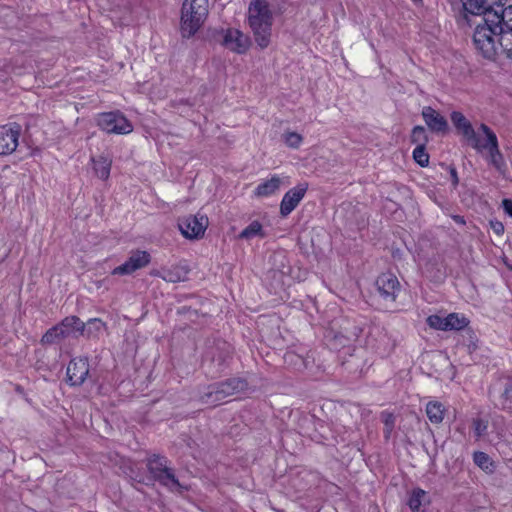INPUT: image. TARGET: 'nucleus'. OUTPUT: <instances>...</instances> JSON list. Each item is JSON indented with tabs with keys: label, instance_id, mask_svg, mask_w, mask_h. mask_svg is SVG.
I'll list each match as a JSON object with an SVG mask.
<instances>
[{
	"label": "nucleus",
	"instance_id": "obj_1",
	"mask_svg": "<svg viewBox=\"0 0 512 512\" xmlns=\"http://www.w3.org/2000/svg\"><path fill=\"white\" fill-rule=\"evenodd\" d=\"M482 21L473 33L475 49L486 59H493L499 48L507 53L501 44L502 34L508 30L503 9L488 11Z\"/></svg>",
	"mask_w": 512,
	"mask_h": 512
},
{
	"label": "nucleus",
	"instance_id": "obj_5",
	"mask_svg": "<svg viewBox=\"0 0 512 512\" xmlns=\"http://www.w3.org/2000/svg\"><path fill=\"white\" fill-rule=\"evenodd\" d=\"M147 467L154 478L171 491L181 492L184 489L173 471L167 466V459L165 457L153 455L148 459Z\"/></svg>",
	"mask_w": 512,
	"mask_h": 512
},
{
	"label": "nucleus",
	"instance_id": "obj_40",
	"mask_svg": "<svg viewBox=\"0 0 512 512\" xmlns=\"http://www.w3.org/2000/svg\"><path fill=\"white\" fill-rule=\"evenodd\" d=\"M451 177L454 185L458 184V176L455 169H451Z\"/></svg>",
	"mask_w": 512,
	"mask_h": 512
},
{
	"label": "nucleus",
	"instance_id": "obj_38",
	"mask_svg": "<svg viewBox=\"0 0 512 512\" xmlns=\"http://www.w3.org/2000/svg\"><path fill=\"white\" fill-rule=\"evenodd\" d=\"M452 219L454 220L455 223L460 225H464L466 223L464 217L461 215H453Z\"/></svg>",
	"mask_w": 512,
	"mask_h": 512
},
{
	"label": "nucleus",
	"instance_id": "obj_23",
	"mask_svg": "<svg viewBox=\"0 0 512 512\" xmlns=\"http://www.w3.org/2000/svg\"><path fill=\"white\" fill-rule=\"evenodd\" d=\"M238 237L240 239H244L247 241L252 240L253 238L256 237L264 238L265 233L263 230V226L257 220L252 221L245 229L242 230Z\"/></svg>",
	"mask_w": 512,
	"mask_h": 512
},
{
	"label": "nucleus",
	"instance_id": "obj_26",
	"mask_svg": "<svg viewBox=\"0 0 512 512\" xmlns=\"http://www.w3.org/2000/svg\"><path fill=\"white\" fill-rule=\"evenodd\" d=\"M446 331L462 330L468 326L469 320L462 314L450 313L446 316Z\"/></svg>",
	"mask_w": 512,
	"mask_h": 512
},
{
	"label": "nucleus",
	"instance_id": "obj_31",
	"mask_svg": "<svg viewBox=\"0 0 512 512\" xmlns=\"http://www.w3.org/2000/svg\"><path fill=\"white\" fill-rule=\"evenodd\" d=\"M413 158L421 167L428 165L429 155L426 152L425 145L420 144L413 150Z\"/></svg>",
	"mask_w": 512,
	"mask_h": 512
},
{
	"label": "nucleus",
	"instance_id": "obj_8",
	"mask_svg": "<svg viewBox=\"0 0 512 512\" xmlns=\"http://www.w3.org/2000/svg\"><path fill=\"white\" fill-rule=\"evenodd\" d=\"M221 44L226 49L237 54H244L248 51L251 41L248 35L236 28L222 29Z\"/></svg>",
	"mask_w": 512,
	"mask_h": 512
},
{
	"label": "nucleus",
	"instance_id": "obj_36",
	"mask_svg": "<svg viewBox=\"0 0 512 512\" xmlns=\"http://www.w3.org/2000/svg\"><path fill=\"white\" fill-rule=\"evenodd\" d=\"M502 207L504 211L512 217V200L511 199H504L502 201Z\"/></svg>",
	"mask_w": 512,
	"mask_h": 512
},
{
	"label": "nucleus",
	"instance_id": "obj_9",
	"mask_svg": "<svg viewBox=\"0 0 512 512\" xmlns=\"http://www.w3.org/2000/svg\"><path fill=\"white\" fill-rule=\"evenodd\" d=\"M207 225L208 218L204 215H189L178 221L179 230L188 239H197L203 236Z\"/></svg>",
	"mask_w": 512,
	"mask_h": 512
},
{
	"label": "nucleus",
	"instance_id": "obj_21",
	"mask_svg": "<svg viewBox=\"0 0 512 512\" xmlns=\"http://www.w3.org/2000/svg\"><path fill=\"white\" fill-rule=\"evenodd\" d=\"M188 271L184 266H174L169 269H163L160 272V277L171 283H176L185 280Z\"/></svg>",
	"mask_w": 512,
	"mask_h": 512
},
{
	"label": "nucleus",
	"instance_id": "obj_2",
	"mask_svg": "<svg viewBox=\"0 0 512 512\" xmlns=\"http://www.w3.org/2000/svg\"><path fill=\"white\" fill-rule=\"evenodd\" d=\"M273 14L266 0H253L248 8V24L256 44L267 48L270 44Z\"/></svg>",
	"mask_w": 512,
	"mask_h": 512
},
{
	"label": "nucleus",
	"instance_id": "obj_14",
	"mask_svg": "<svg viewBox=\"0 0 512 512\" xmlns=\"http://www.w3.org/2000/svg\"><path fill=\"white\" fill-rule=\"evenodd\" d=\"M307 189L308 185L301 183L284 194L280 203V214L283 217H287L298 206L304 198Z\"/></svg>",
	"mask_w": 512,
	"mask_h": 512
},
{
	"label": "nucleus",
	"instance_id": "obj_17",
	"mask_svg": "<svg viewBox=\"0 0 512 512\" xmlns=\"http://www.w3.org/2000/svg\"><path fill=\"white\" fill-rule=\"evenodd\" d=\"M289 178L286 176L273 175L270 179L260 183L254 190L257 197H269L275 194L283 185H289Z\"/></svg>",
	"mask_w": 512,
	"mask_h": 512
},
{
	"label": "nucleus",
	"instance_id": "obj_16",
	"mask_svg": "<svg viewBox=\"0 0 512 512\" xmlns=\"http://www.w3.org/2000/svg\"><path fill=\"white\" fill-rule=\"evenodd\" d=\"M89 374L87 358L72 359L67 366V377L71 385H81Z\"/></svg>",
	"mask_w": 512,
	"mask_h": 512
},
{
	"label": "nucleus",
	"instance_id": "obj_22",
	"mask_svg": "<svg viewBox=\"0 0 512 512\" xmlns=\"http://www.w3.org/2000/svg\"><path fill=\"white\" fill-rule=\"evenodd\" d=\"M426 414L431 423L439 424L444 419L445 408L438 401H431L426 405Z\"/></svg>",
	"mask_w": 512,
	"mask_h": 512
},
{
	"label": "nucleus",
	"instance_id": "obj_13",
	"mask_svg": "<svg viewBox=\"0 0 512 512\" xmlns=\"http://www.w3.org/2000/svg\"><path fill=\"white\" fill-rule=\"evenodd\" d=\"M451 121L457 131L468 140L473 148L481 146L482 139L477 135L470 121L461 112H452Z\"/></svg>",
	"mask_w": 512,
	"mask_h": 512
},
{
	"label": "nucleus",
	"instance_id": "obj_24",
	"mask_svg": "<svg viewBox=\"0 0 512 512\" xmlns=\"http://www.w3.org/2000/svg\"><path fill=\"white\" fill-rule=\"evenodd\" d=\"M92 161L94 163V171L96 175L102 180L108 179L112 161L105 156H100L97 159L93 158Z\"/></svg>",
	"mask_w": 512,
	"mask_h": 512
},
{
	"label": "nucleus",
	"instance_id": "obj_41",
	"mask_svg": "<svg viewBox=\"0 0 512 512\" xmlns=\"http://www.w3.org/2000/svg\"><path fill=\"white\" fill-rule=\"evenodd\" d=\"M508 57H512V52H507Z\"/></svg>",
	"mask_w": 512,
	"mask_h": 512
},
{
	"label": "nucleus",
	"instance_id": "obj_27",
	"mask_svg": "<svg viewBox=\"0 0 512 512\" xmlns=\"http://www.w3.org/2000/svg\"><path fill=\"white\" fill-rule=\"evenodd\" d=\"M61 325L67 330L68 335L74 332L84 334L85 324L76 316H69L62 320Z\"/></svg>",
	"mask_w": 512,
	"mask_h": 512
},
{
	"label": "nucleus",
	"instance_id": "obj_3",
	"mask_svg": "<svg viewBox=\"0 0 512 512\" xmlns=\"http://www.w3.org/2000/svg\"><path fill=\"white\" fill-rule=\"evenodd\" d=\"M208 16V0H184L181 8L180 30L185 38L193 36Z\"/></svg>",
	"mask_w": 512,
	"mask_h": 512
},
{
	"label": "nucleus",
	"instance_id": "obj_15",
	"mask_svg": "<svg viewBox=\"0 0 512 512\" xmlns=\"http://www.w3.org/2000/svg\"><path fill=\"white\" fill-rule=\"evenodd\" d=\"M376 286L380 295L386 301H394L400 291V283L392 273H383L376 280Z\"/></svg>",
	"mask_w": 512,
	"mask_h": 512
},
{
	"label": "nucleus",
	"instance_id": "obj_37",
	"mask_svg": "<svg viewBox=\"0 0 512 512\" xmlns=\"http://www.w3.org/2000/svg\"><path fill=\"white\" fill-rule=\"evenodd\" d=\"M503 396L506 400L512 399V385H509L505 388Z\"/></svg>",
	"mask_w": 512,
	"mask_h": 512
},
{
	"label": "nucleus",
	"instance_id": "obj_29",
	"mask_svg": "<svg viewBox=\"0 0 512 512\" xmlns=\"http://www.w3.org/2000/svg\"><path fill=\"white\" fill-rule=\"evenodd\" d=\"M105 328H106V325L102 320H100L98 318H93V319H90L87 322V324L85 325L84 333H86L87 336H89V337H91V336L96 337Z\"/></svg>",
	"mask_w": 512,
	"mask_h": 512
},
{
	"label": "nucleus",
	"instance_id": "obj_33",
	"mask_svg": "<svg viewBox=\"0 0 512 512\" xmlns=\"http://www.w3.org/2000/svg\"><path fill=\"white\" fill-rule=\"evenodd\" d=\"M411 140L413 143H419L425 145L427 142L426 131L422 126H416L412 130Z\"/></svg>",
	"mask_w": 512,
	"mask_h": 512
},
{
	"label": "nucleus",
	"instance_id": "obj_7",
	"mask_svg": "<svg viewBox=\"0 0 512 512\" xmlns=\"http://www.w3.org/2000/svg\"><path fill=\"white\" fill-rule=\"evenodd\" d=\"M98 127L113 134H129L133 131L131 122L120 112H106L97 116Z\"/></svg>",
	"mask_w": 512,
	"mask_h": 512
},
{
	"label": "nucleus",
	"instance_id": "obj_6",
	"mask_svg": "<svg viewBox=\"0 0 512 512\" xmlns=\"http://www.w3.org/2000/svg\"><path fill=\"white\" fill-rule=\"evenodd\" d=\"M246 386V382L241 379H228L209 387V391L202 397V402L207 405H217L226 397L244 390Z\"/></svg>",
	"mask_w": 512,
	"mask_h": 512
},
{
	"label": "nucleus",
	"instance_id": "obj_12",
	"mask_svg": "<svg viewBox=\"0 0 512 512\" xmlns=\"http://www.w3.org/2000/svg\"><path fill=\"white\" fill-rule=\"evenodd\" d=\"M464 12L471 15H484L488 11L501 10L508 0H460Z\"/></svg>",
	"mask_w": 512,
	"mask_h": 512
},
{
	"label": "nucleus",
	"instance_id": "obj_28",
	"mask_svg": "<svg viewBox=\"0 0 512 512\" xmlns=\"http://www.w3.org/2000/svg\"><path fill=\"white\" fill-rule=\"evenodd\" d=\"M474 463L486 472H493V462L484 452L478 451L473 454Z\"/></svg>",
	"mask_w": 512,
	"mask_h": 512
},
{
	"label": "nucleus",
	"instance_id": "obj_4",
	"mask_svg": "<svg viewBox=\"0 0 512 512\" xmlns=\"http://www.w3.org/2000/svg\"><path fill=\"white\" fill-rule=\"evenodd\" d=\"M479 131L484 134L485 139L481 141V146L475 149L478 151L486 150L488 153L489 163L497 170L498 173L505 175L507 165L499 149L496 134L486 124H481Z\"/></svg>",
	"mask_w": 512,
	"mask_h": 512
},
{
	"label": "nucleus",
	"instance_id": "obj_35",
	"mask_svg": "<svg viewBox=\"0 0 512 512\" xmlns=\"http://www.w3.org/2000/svg\"><path fill=\"white\" fill-rule=\"evenodd\" d=\"M384 424L385 435L386 437H389V434L391 433L394 426V417L391 414H385Z\"/></svg>",
	"mask_w": 512,
	"mask_h": 512
},
{
	"label": "nucleus",
	"instance_id": "obj_10",
	"mask_svg": "<svg viewBox=\"0 0 512 512\" xmlns=\"http://www.w3.org/2000/svg\"><path fill=\"white\" fill-rule=\"evenodd\" d=\"M20 134L21 126L16 123L0 126V155H9L16 150Z\"/></svg>",
	"mask_w": 512,
	"mask_h": 512
},
{
	"label": "nucleus",
	"instance_id": "obj_11",
	"mask_svg": "<svg viewBox=\"0 0 512 512\" xmlns=\"http://www.w3.org/2000/svg\"><path fill=\"white\" fill-rule=\"evenodd\" d=\"M150 263V254L146 251L132 252L129 258L112 270V275H130Z\"/></svg>",
	"mask_w": 512,
	"mask_h": 512
},
{
	"label": "nucleus",
	"instance_id": "obj_18",
	"mask_svg": "<svg viewBox=\"0 0 512 512\" xmlns=\"http://www.w3.org/2000/svg\"><path fill=\"white\" fill-rule=\"evenodd\" d=\"M422 117L431 131L436 133H444L447 131L448 123L446 119L432 107H424Z\"/></svg>",
	"mask_w": 512,
	"mask_h": 512
},
{
	"label": "nucleus",
	"instance_id": "obj_30",
	"mask_svg": "<svg viewBox=\"0 0 512 512\" xmlns=\"http://www.w3.org/2000/svg\"><path fill=\"white\" fill-rule=\"evenodd\" d=\"M282 138L284 143L293 149L299 148L303 141L302 136L296 132H285Z\"/></svg>",
	"mask_w": 512,
	"mask_h": 512
},
{
	"label": "nucleus",
	"instance_id": "obj_25",
	"mask_svg": "<svg viewBox=\"0 0 512 512\" xmlns=\"http://www.w3.org/2000/svg\"><path fill=\"white\" fill-rule=\"evenodd\" d=\"M67 330L60 324L49 329L41 339L42 344H53L56 341L68 337Z\"/></svg>",
	"mask_w": 512,
	"mask_h": 512
},
{
	"label": "nucleus",
	"instance_id": "obj_20",
	"mask_svg": "<svg viewBox=\"0 0 512 512\" xmlns=\"http://www.w3.org/2000/svg\"><path fill=\"white\" fill-rule=\"evenodd\" d=\"M503 11L504 19H506V27L508 30L503 32L501 44L507 52H512V5L504 8Z\"/></svg>",
	"mask_w": 512,
	"mask_h": 512
},
{
	"label": "nucleus",
	"instance_id": "obj_39",
	"mask_svg": "<svg viewBox=\"0 0 512 512\" xmlns=\"http://www.w3.org/2000/svg\"><path fill=\"white\" fill-rule=\"evenodd\" d=\"M493 228L497 234L502 233L504 230L503 225L501 223H496L495 225H493Z\"/></svg>",
	"mask_w": 512,
	"mask_h": 512
},
{
	"label": "nucleus",
	"instance_id": "obj_34",
	"mask_svg": "<svg viewBox=\"0 0 512 512\" xmlns=\"http://www.w3.org/2000/svg\"><path fill=\"white\" fill-rule=\"evenodd\" d=\"M487 428H488V422L487 421H484V420H482L480 418L474 419V421H473V430H474V434H475L477 439L482 437L486 433Z\"/></svg>",
	"mask_w": 512,
	"mask_h": 512
},
{
	"label": "nucleus",
	"instance_id": "obj_32",
	"mask_svg": "<svg viewBox=\"0 0 512 512\" xmlns=\"http://www.w3.org/2000/svg\"><path fill=\"white\" fill-rule=\"evenodd\" d=\"M427 324L433 329L446 331V316L442 317L440 315H431L427 318Z\"/></svg>",
	"mask_w": 512,
	"mask_h": 512
},
{
	"label": "nucleus",
	"instance_id": "obj_19",
	"mask_svg": "<svg viewBox=\"0 0 512 512\" xmlns=\"http://www.w3.org/2000/svg\"><path fill=\"white\" fill-rule=\"evenodd\" d=\"M430 503L429 494L421 488H414L408 494L407 505L411 512H425Z\"/></svg>",
	"mask_w": 512,
	"mask_h": 512
}]
</instances>
